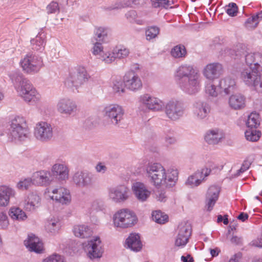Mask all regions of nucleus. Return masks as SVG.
I'll list each match as a JSON object with an SVG mask.
<instances>
[{"instance_id": "f257e3e1", "label": "nucleus", "mask_w": 262, "mask_h": 262, "mask_svg": "<svg viewBox=\"0 0 262 262\" xmlns=\"http://www.w3.org/2000/svg\"><path fill=\"white\" fill-rule=\"evenodd\" d=\"M146 176L150 182L156 187H171L178 180L176 169L166 170L159 163H149L146 166Z\"/></svg>"}, {"instance_id": "f03ea898", "label": "nucleus", "mask_w": 262, "mask_h": 262, "mask_svg": "<svg viewBox=\"0 0 262 262\" xmlns=\"http://www.w3.org/2000/svg\"><path fill=\"white\" fill-rule=\"evenodd\" d=\"M176 77L181 80L180 84L181 88L190 94L198 92L201 85V76L193 66L183 64L177 69Z\"/></svg>"}, {"instance_id": "7ed1b4c3", "label": "nucleus", "mask_w": 262, "mask_h": 262, "mask_svg": "<svg viewBox=\"0 0 262 262\" xmlns=\"http://www.w3.org/2000/svg\"><path fill=\"white\" fill-rule=\"evenodd\" d=\"M18 95L27 103H36L41 99V95L31 82L22 74L17 72L9 75Z\"/></svg>"}, {"instance_id": "20e7f679", "label": "nucleus", "mask_w": 262, "mask_h": 262, "mask_svg": "<svg viewBox=\"0 0 262 262\" xmlns=\"http://www.w3.org/2000/svg\"><path fill=\"white\" fill-rule=\"evenodd\" d=\"M29 133L25 118L17 116L11 121L9 138L11 141H21L26 139Z\"/></svg>"}, {"instance_id": "39448f33", "label": "nucleus", "mask_w": 262, "mask_h": 262, "mask_svg": "<svg viewBox=\"0 0 262 262\" xmlns=\"http://www.w3.org/2000/svg\"><path fill=\"white\" fill-rule=\"evenodd\" d=\"M20 66L25 73L35 74L43 68L44 62L39 55L28 54L20 61Z\"/></svg>"}, {"instance_id": "423d86ee", "label": "nucleus", "mask_w": 262, "mask_h": 262, "mask_svg": "<svg viewBox=\"0 0 262 262\" xmlns=\"http://www.w3.org/2000/svg\"><path fill=\"white\" fill-rule=\"evenodd\" d=\"M135 213L128 209H122L117 211L113 216L114 226L125 229L131 227L137 222Z\"/></svg>"}, {"instance_id": "0eeeda50", "label": "nucleus", "mask_w": 262, "mask_h": 262, "mask_svg": "<svg viewBox=\"0 0 262 262\" xmlns=\"http://www.w3.org/2000/svg\"><path fill=\"white\" fill-rule=\"evenodd\" d=\"M90 76L85 67L78 66L76 71L71 73L64 81L65 85L70 89L77 90L88 81Z\"/></svg>"}, {"instance_id": "6e6552de", "label": "nucleus", "mask_w": 262, "mask_h": 262, "mask_svg": "<svg viewBox=\"0 0 262 262\" xmlns=\"http://www.w3.org/2000/svg\"><path fill=\"white\" fill-rule=\"evenodd\" d=\"M241 78L245 84L262 93V77L260 72L249 67L241 72Z\"/></svg>"}, {"instance_id": "1a4fd4ad", "label": "nucleus", "mask_w": 262, "mask_h": 262, "mask_svg": "<svg viewBox=\"0 0 262 262\" xmlns=\"http://www.w3.org/2000/svg\"><path fill=\"white\" fill-rule=\"evenodd\" d=\"M183 103L178 100H170L165 106L166 117L172 121H177L181 118L185 113Z\"/></svg>"}, {"instance_id": "9d476101", "label": "nucleus", "mask_w": 262, "mask_h": 262, "mask_svg": "<svg viewBox=\"0 0 262 262\" xmlns=\"http://www.w3.org/2000/svg\"><path fill=\"white\" fill-rule=\"evenodd\" d=\"M103 115L112 124L117 125L123 120L124 111L123 107L117 104L106 105L103 111Z\"/></svg>"}, {"instance_id": "9b49d317", "label": "nucleus", "mask_w": 262, "mask_h": 262, "mask_svg": "<svg viewBox=\"0 0 262 262\" xmlns=\"http://www.w3.org/2000/svg\"><path fill=\"white\" fill-rule=\"evenodd\" d=\"M57 112L63 115L71 116L76 113L77 104L73 99L63 97L58 100L56 104Z\"/></svg>"}, {"instance_id": "f8f14e48", "label": "nucleus", "mask_w": 262, "mask_h": 262, "mask_svg": "<svg viewBox=\"0 0 262 262\" xmlns=\"http://www.w3.org/2000/svg\"><path fill=\"white\" fill-rule=\"evenodd\" d=\"M35 138L41 142H48L53 137V129L50 124L41 121L36 124L34 132Z\"/></svg>"}, {"instance_id": "ddd939ff", "label": "nucleus", "mask_w": 262, "mask_h": 262, "mask_svg": "<svg viewBox=\"0 0 262 262\" xmlns=\"http://www.w3.org/2000/svg\"><path fill=\"white\" fill-rule=\"evenodd\" d=\"M108 198L114 203H121L129 198V190L124 185L110 187L108 190Z\"/></svg>"}, {"instance_id": "4468645a", "label": "nucleus", "mask_w": 262, "mask_h": 262, "mask_svg": "<svg viewBox=\"0 0 262 262\" xmlns=\"http://www.w3.org/2000/svg\"><path fill=\"white\" fill-rule=\"evenodd\" d=\"M139 102L141 107L153 111H161L165 106L162 100L148 94L141 95L139 98Z\"/></svg>"}, {"instance_id": "2eb2a0df", "label": "nucleus", "mask_w": 262, "mask_h": 262, "mask_svg": "<svg viewBox=\"0 0 262 262\" xmlns=\"http://www.w3.org/2000/svg\"><path fill=\"white\" fill-rule=\"evenodd\" d=\"M83 249L91 258H100L102 256L101 241L98 237L89 241L83 245Z\"/></svg>"}, {"instance_id": "dca6fc26", "label": "nucleus", "mask_w": 262, "mask_h": 262, "mask_svg": "<svg viewBox=\"0 0 262 262\" xmlns=\"http://www.w3.org/2000/svg\"><path fill=\"white\" fill-rule=\"evenodd\" d=\"M72 181L76 187L80 188L88 187L93 184L92 174L84 171H78L74 173Z\"/></svg>"}, {"instance_id": "f3484780", "label": "nucleus", "mask_w": 262, "mask_h": 262, "mask_svg": "<svg viewBox=\"0 0 262 262\" xmlns=\"http://www.w3.org/2000/svg\"><path fill=\"white\" fill-rule=\"evenodd\" d=\"M191 233L190 225L188 223H182L178 227V234L175 241L178 247L184 246L188 242Z\"/></svg>"}, {"instance_id": "a211bd4d", "label": "nucleus", "mask_w": 262, "mask_h": 262, "mask_svg": "<svg viewBox=\"0 0 262 262\" xmlns=\"http://www.w3.org/2000/svg\"><path fill=\"white\" fill-rule=\"evenodd\" d=\"M124 84L127 89L134 92L140 90L142 87L140 78L133 70L125 74Z\"/></svg>"}, {"instance_id": "6ab92c4d", "label": "nucleus", "mask_w": 262, "mask_h": 262, "mask_svg": "<svg viewBox=\"0 0 262 262\" xmlns=\"http://www.w3.org/2000/svg\"><path fill=\"white\" fill-rule=\"evenodd\" d=\"M51 198L62 205H68L71 201V196L69 190L63 187L53 188Z\"/></svg>"}, {"instance_id": "aec40b11", "label": "nucleus", "mask_w": 262, "mask_h": 262, "mask_svg": "<svg viewBox=\"0 0 262 262\" xmlns=\"http://www.w3.org/2000/svg\"><path fill=\"white\" fill-rule=\"evenodd\" d=\"M132 189L136 199L140 202L146 201L151 194V191L142 182H136L133 183Z\"/></svg>"}, {"instance_id": "412c9836", "label": "nucleus", "mask_w": 262, "mask_h": 262, "mask_svg": "<svg viewBox=\"0 0 262 262\" xmlns=\"http://www.w3.org/2000/svg\"><path fill=\"white\" fill-rule=\"evenodd\" d=\"M210 112V106L206 101L198 100L193 105V114L198 120L205 119Z\"/></svg>"}, {"instance_id": "4be33fe9", "label": "nucleus", "mask_w": 262, "mask_h": 262, "mask_svg": "<svg viewBox=\"0 0 262 262\" xmlns=\"http://www.w3.org/2000/svg\"><path fill=\"white\" fill-rule=\"evenodd\" d=\"M223 71V66L219 62L207 64L203 70V74L207 79L213 80L220 77Z\"/></svg>"}, {"instance_id": "5701e85b", "label": "nucleus", "mask_w": 262, "mask_h": 262, "mask_svg": "<svg viewBox=\"0 0 262 262\" xmlns=\"http://www.w3.org/2000/svg\"><path fill=\"white\" fill-rule=\"evenodd\" d=\"M247 66L259 72H262V54L259 52L249 53L245 54Z\"/></svg>"}, {"instance_id": "b1692460", "label": "nucleus", "mask_w": 262, "mask_h": 262, "mask_svg": "<svg viewBox=\"0 0 262 262\" xmlns=\"http://www.w3.org/2000/svg\"><path fill=\"white\" fill-rule=\"evenodd\" d=\"M16 194L15 190L10 186L0 185V207H7L10 204V199Z\"/></svg>"}, {"instance_id": "393cba45", "label": "nucleus", "mask_w": 262, "mask_h": 262, "mask_svg": "<svg viewBox=\"0 0 262 262\" xmlns=\"http://www.w3.org/2000/svg\"><path fill=\"white\" fill-rule=\"evenodd\" d=\"M69 168L64 163H56L51 168V172L60 181H65L69 177Z\"/></svg>"}, {"instance_id": "a878e982", "label": "nucleus", "mask_w": 262, "mask_h": 262, "mask_svg": "<svg viewBox=\"0 0 262 262\" xmlns=\"http://www.w3.org/2000/svg\"><path fill=\"white\" fill-rule=\"evenodd\" d=\"M229 107L233 110H241L244 109L246 105V97L240 93L231 95L228 99Z\"/></svg>"}, {"instance_id": "bb28decb", "label": "nucleus", "mask_w": 262, "mask_h": 262, "mask_svg": "<svg viewBox=\"0 0 262 262\" xmlns=\"http://www.w3.org/2000/svg\"><path fill=\"white\" fill-rule=\"evenodd\" d=\"M24 208L27 211H34L39 207L41 204V199L34 193H29L24 201Z\"/></svg>"}, {"instance_id": "cd10ccee", "label": "nucleus", "mask_w": 262, "mask_h": 262, "mask_svg": "<svg viewBox=\"0 0 262 262\" xmlns=\"http://www.w3.org/2000/svg\"><path fill=\"white\" fill-rule=\"evenodd\" d=\"M24 244L30 251L40 253L43 250L42 242L34 234L29 235L28 239L24 241Z\"/></svg>"}, {"instance_id": "c85d7f7f", "label": "nucleus", "mask_w": 262, "mask_h": 262, "mask_svg": "<svg viewBox=\"0 0 262 262\" xmlns=\"http://www.w3.org/2000/svg\"><path fill=\"white\" fill-rule=\"evenodd\" d=\"M32 177L34 183L39 185H48L52 181L51 174L49 171H36L33 174Z\"/></svg>"}, {"instance_id": "c756f323", "label": "nucleus", "mask_w": 262, "mask_h": 262, "mask_svg": "<svg viewBox=\"0 0 262 262\" xmlns=\"http://www.w3.org/2000/svg\"><path fill=\"white\" fill-rule=\"evenodd\" d=\"M219 192L220 188L216 186H211L209 188L206 195L208 210H212L218 199Z\"/></svg>"}, {"instance_id": "7c9ffc66", "label": "nucleus", "mask_w": 262, "mask_h": 262, "mask_svg": "<svg viewBox=\"0 0 262 262\" xmlns=\"http://www.w3.org/2000/svg\"><path fill=\"white\" fill-rule=\"evenodd\" d=\"M127 247L134 251H139L142 248V244L138 234L131 233L126 239Z\"/></svg>"}, {"instance_id": "2f4dec72", "label": "nucleus", "mask_w": 262, "mask_h": 262, "mask_svg": "<svg viewBox=\"0 0 262 262\" xmlns=\"http://www.w3.org/2000/svg\"><path fill=\"white\" fill-rule=\"evenodd\" d=\"M205 140L209 144H216L224 138L223 133L218 129L208 130L205 136Z\"/></svg>"}, {"instance_id": "473e14b6", "label": "nucleus", "mask_w": 262, "mask_h": 262, "mask_svg": "<svg viewBox=\"0 0 262 262\" xmlns=\"http://www.w3.org/2000/svg\"><path fill=\"white\" fill-rule=\"evenodd\" d=\"M61 226L59 219L58 217H52L46 221L45 228L48 232L55 234L60 230Z\"/></svg>"}, {"instance_id": "72a5a7b5", "label": "nucleus", "mask_w": 262, "mask_h": 262, "mask_svg": "<svg viewBox=\"0 0 262 262\" xmlns=\"http://www.w3.org/2000/svg\"><path fill=\"white\" fill-rule=\"evenodd\" d=\"M139 0H119L116 2L114 6L107 7H102V11L108 12L112 10L119 9L127 7H132L133 5L139 4Z\"/></svg>"}, {"instance_id": "f704fd0d", "label": "nucleus", "mask_w": 262, "mask_h": 262, "mask_svg": "<svg viewBox=\"0 0 262 262\" xmlns=\"http://www.w3.org/2000/svg\"><path fill=\"white\" fill-rule=\"evenodd\" d=\"M46 36L43 33L39 32L35 37L30 40L31 45L33 50L40 51L42 50L46 43Z\"/></svg>"}, {"instance_id": "c9c22d12", "label": "nucleus", "mask_w": 262, "mask_h": 262, "mask_svg": "<svg viewBox=\"0 0 262 262\" xmlns=\"http://www.w3.org/2000/svg\"><path fill=\"white\" fill-rule=\"evenodd\" d=\"M73 232L74 235L77 237L87 238L92 235V231L88 226L82 225L74 226Z\"/></svg>"}, {"instance_id": "e433bc0d", "label": "nucleus", "mask_w": 262, "mask_h": 262, "mask_svg": "<svg viewBox=\"0 0 262 262\" xmlns=\"http://www.w3.org/2000/svg\"><path fill=\"white\" fill-rule=\"evenodd\" d=\"M219 85L226 94H229L234 90L235 81L230 77H226L220 80Z\"/></svg>"}, {"instance_id": "4c0bfd02", "label": "nucleus", "mask_w": 262, "mask_h": 262, "mask_svg": "<svg viewBox=\"0 0 262 262\" xmlns=\"http://www.w3.org/2000/svg\"><path fill=\"white\" fill-rule=\"evenodd\" d=\"M170 54L174 58H184L187 55V51L184 45H178L171 49Z\"/></svg>"}, {"instance_id": "58836bf2", "label": "nucleus", "mask_w": 262, "mask_h": 262, "mask_svg": "<svg viewBox=\"0 0 262 262\" xmlns=\"http://www.w3.org/2000/svg\"><path fill=\"white\" fill-rule=\"evenodd\" d=\"M259 124L260 118L258 114L252 113L249 115L246 121V125L249 128H256Z\"/></svg>"}, {"instance_id": "ea45409f", "label": "nucleus", "mask_w": 262, "mask_h": 262, "mask_svg": "<svg viewBox=\"0 0 262 262\" xmlns=\"http://www.w3.org/2000/svg\"><path fill=\"white\" fill-rule=\"evenodd\" d=\"M9 215L14 220L24 221L27 215L24 211L19 208L13 207L9 211Z\"/></svg>"}, {"instance_id": "a19ab883", "label": "nucleus", "mask_w": 262, "mask_h": 262, "mask_svg": "<svg viewBox=\"0 0 262 262\" xmlns=\"http://www.w3.org/2000/svg\"><path fill=\"white\" fill-rule=\"evenodd\" d=\"M129 49L124 46L117 47L113 49V54L115 55L116 59L126 58L129 56Z\"/></svg>"}, {"instance_id": "79ce46f5", "label": "nucleus", "mask_w": 262, "mask_h": 262, "mask_svg": "<svg viewBox=\"0 0 262 262\" xmlns=\"http://www.w3.org/2000/svg\"><path fill=\"white\" fill-rule=\"evenodd\" d=\"M201 173L195 172L193 174L189 176L187 179L186 184L191 187L199 185L202 182V178L200 176Z\"/></svg>"}, {"instance_id": "37998d69", "label": "nucleus", "mask_w": 262, "mask_h": 262, "mask_svg": "<svg viewBox=\"0 0 262 262\" xmlns=\"http://www.w3.org/2000/svg\"><path fill=\"white\" fill-rule=\"evenodd\" d=\"M246 139L249 141L255 142L259 140L261 136V132L254 129L249 128L245 133Z\"/></svg>"}, {"instance_id": "c03bdc74", "label": "nucleus", "mask_w": 262, "mask_h": 262, "mask_svg": "<svg viewBox=\"0 0 262 262\" xmlns=\"http://www.w3.org/2000/svg\"><path fill=\"white\" fill-rule=\"evenodd\" d=\"M34 182L31 178H26L21 179L16 184V188L19 190H27L30 187L34 184Z\"/></svg>"}, {"instance_id": "a18cd8bd", "label": "nucleus", "mask_w": 262, "mask_h": 262, "mask_svg": "<svg viewBox=\"0 0 262 262\" xmlns=\"http://www.w3.org/2000/svg\"><path fill=\"white\" fill-rule=\"evenodd\" d=\"M46 10L48 14H58L60 11H63L58 3L55 1H52L47 5Z\"/></svg>"}, {"instance_id": "49530a36", "label": "nucleus", "mask_w": 262, "mask_h": 262, "mask_svg": "<svg viewBox=\"0 0 262 262\" xmlns=\"http://www.w3.org/2000/svg\"><path fill=\"white\" fill-rule=\"evenodd\" d=\"M152 220L158 224H164L167 221L168 216L160 211H155L152 213Z\"/></svg>"}, {"instance_id": "de8ad7c7", "label": "nucleus", "mask_w": 262, "mask_h": 262, "mask_svg": "<svg viewBox=\"0 0 262 262\" xmlns=\"http://www.w3.org/2000/svg\"><path fill=\"white\" fill-rule=\"evenodd\" d=\"M159 33V28L155 26L148 27L145 31L146 38L147 40H150L157 37Z\"/></svg>"}, {"instance_id": "09e8293b", "label": "nucleus", "mask_w": 262, "mask_h": 262, "mask_svg": "<svg viewBox=\"0 0 262 262\" xmlns=\"http://www.w3.org/2000/svg\"><path fill=\"white\" fill-rule=\"evenodd\" d=\"M99 58L105 63H111L114 62L116 57L115 55L113 54V51L112 52H103Z\"/></svg>"}, {"instance_id": "8fccbe9b", "label": "nucleus", "mask_w": 262, "mask_h": 262, "mask_svg": "<svg viewBox=\"0 0 262 262\" xmlns=\"http://www.w3.org/2000/svg\"><path fill=\"white\" fill-rule=\"evenodd\" d=\"M226 12L230 16H235L238 13V6L234 3H230L225 7Z\"/></svg>"}, {"instance_id": "3c124183", "label": "nucleus", "mask_w": 262, "mask_h": 262, "mask_svg": "<svg viewBox=\"0 0 262 262\" xmlns=\"http://www.w3.org/2000/svg\"><path fill=\"white\" fill-rule=\"evenodd\" d=\"M42 262H66V260L63 256L55 253L48 256Z\"/></svg>"}, {"instance_id": "603ef678", "label": "nucleus", "mask_w": 262, "mask_h": 262, "mask_svg": "<svg viewBox=\"0 0 262 262\" xmlns=\"http://www.w3.org/2000/svg\"><path fill=\"white\" fill-rule=\"evenodd\" d=\"M115 93L121 94L124 93L125 89L124 84L121 80H115L113 81L112 86Z\"/></svg>"}, {"instance_id": "864d4df0", "label": "nucleus", "mask_w": 262, "mask_h": 262, "mask_svg": "<svg viewBox=\"0 0 262 262\" xmlns=\"http://www.w3.org/2000/svg\"><path fill=\"white\" fill-rule=\"evenodd\" d=\"M106 35L107 31L104 28H98L95 31V39L97 41H103Z\"/></svg>"}, {"instance_id": "5fc2aeb1", "label": "nucleus", "mask_w": 262, "mask_h": 262, "mask_svg": "<svg viewBox=\"0 0 262 262\" xmlns=\"http://www.w3.org/2000/svg\"><path fill=\"white\" fill-rule=\"evenodd\" d=\"M259 23V17H248L245 23V27L248 29H253Z\"/></svg>"}, {"instance_id": "6e6d98bb", "label": "nucleus", "mask_w": 262, "mask_h": 262, "mask_svg": "<svg viewBox=\"0 0 262 262\" xmlns=\"http://www.w3.org/2000/svg\"><path fill=\"white\" fill-rule=\"evenodd\" d=\"M177 142V138L173 135L166 134L164 138V143L167 147L175 144Z\"/></svg>"}, {"instance_id": "4d7b16f0", "label": "nucleus", "mask_w": 262, "mask_h": 262, "mask_svg": "<svg viewBox=\"0 0 262 262\" xmlns=\"http://www.w3.org/2000/svg\"><path fill=\"white\" fill-rule=\"evenodd\" d=\"M206 92L212 97H216L219 93L216 87L211 83L207 84L206 86Z\"/></svg>"}, {"instance_id": "13d9d810", "label": "nucleus", "mask_w": 262, "mask_h": 262, "mask_svg": "<svg viewBox=\"0 0 262 262\" xmlns=\"http://www.w3.org/2000/svg\"><path fill=\"white\" fill-rule=\"evenodd\" d=\"M235 52V55L238 57L241 56L242 55L245 54L246 52L247 48L245 45L242 43H238L233 47Z\"/></svg>"}, {"instance_id": "bf43d9fd", "label": "nucleus", "mask_w": 262, "mask_h": 262, "mask_svg": "<svg viewBox=\"0 0 262 262\" xmlns=\"http://www.w3.org/2000/svg\"><path fill=\"white\" fill-rule=\"evenodd\" d=\"M92 52L94 55H99V57H100L104 52L103 48L101 43L98 42V41H96L95 43H94Z\"/></svg>"}, {"instance_id": "052dcab7", "label": "nucleus", "mask_w": 262, "mask_h": 262, "mask_svg": "<svg viewBox=\"0 0 262 262\" xmlns=\"http://www.w3.org/2000/svg\"><path fill=\"white\" fill-rule=\"evenodd\" d=\"M253 159L252 160H248V159L245 160L244 161L241 168L238 170L235 176H238L241 173L248 169L253 162Z\"/></svg>"}, {"instance_id": "680f3d73", "label": "nucleus", "mask_w": 262, "mask_h": 262, "mask_svg": "<svg viewBox=\"0 0 262 262\" xmlns=\"http://www.w3.org/2000/svg\"><path fill=\"white\" fill-rule=\"evenodd\" d=\"M97 172L104 174L107 170V167L104 163L99 162L95 167Z\"/></svg>"}, {"instance_id": "e2e57ef3", "label": "nucleus", "mask_w": 262, "mask_h": 262, "mask_svg": "<svg viewBox=\"0 0 262 262\" xmlns=\"http://www.w3.org/2000/svg\"><path fill=\"white\" fill-rule=\"evenodd\" d=\"M197 172L201 173V177L202 178V180L208 176H209L211 172V169L208 168H203L201 171H198Z\"/></svg>"}, {"instance_id": "0e129e2a", "label": "nucleus", "mask_w": 262, "mask_h": 262, "mask_svg": "<svg viewBox=\"0 0 262 262\" xmlns=\"http://www.w3.org/2000/svg\"><path fill=\"white\" fill-rule=\"evenodd\" d=\"M230 242L233 244L240 245L242 243V239L237 236L233 235L230 239Z\"/></svg>"}, {"instance_id": "69168bd1", "label": "nucleus", "mask_w": 262, "mask_h": 262, "mask_svg": "<svg viewBox=\"0 0 262 262\" xmlns=\"http://www.w3.org/2000/svg\"><path fill=\"white\" fill-rule=\"evenodd\" d=\"M157 199L158 201L160 202H165L166 200V195L165 192H159V194L157 195Z\"/></svg>"}, {"instance_id": "338daca9", "label": "nucleus", "mask_w": 262, "mask_h": 262, "mask_svg": "<svg viewBox=\"0 0 262 262\" xmlns=\"http://www.w3.org/2000/svg\"><path fill=\"white\" fill-rule=\"evenodd\" d=\"M242 257V254L238 253L234 254L229 260V262H238L239 260Z\"/></svg>"}, {"instance_id": "774afa93", "label": "nucleus", "mask_w": 262, "mask_h": 262, "mask_svg": "<svg viewBox=\"0 0 262 262\" xmlns=\"http://www.w3.org/2000/svg\"><path fill=\"white\" fill-rule=\"evenodd\" d=\"M181 260L183 262H193V258L190 254H188L186 256H182Z\"/></svg>"}]
</instances>
